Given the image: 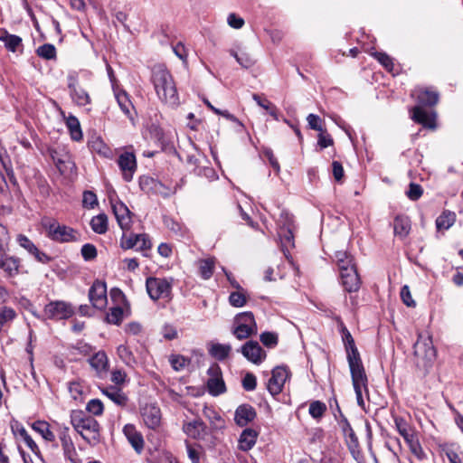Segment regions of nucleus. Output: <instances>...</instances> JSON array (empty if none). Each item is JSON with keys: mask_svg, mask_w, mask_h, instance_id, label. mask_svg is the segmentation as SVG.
Segmentation results:
<instances>
[{"mask_svg": "<svg viewBox=\"0 0 463 463\" xmlns=\"http://www.w3.org/2000/svg\"><path fill=\"white\" fill-rule=\"evenodd\" d=\"M61 115L65 118V123L70 131L71 137L74 141H80L83 137V135L79 119L73 115H69L68 117H65L63 111H61Z\"/></svg>", "mask_w": 463, "mask_h": 463, "instance_id": "obj_32", "label": "nucleus"}, {"mask_svg": "<svg viewBox=\"0 0 463 463\" xmlns=\"http://www.w3.org/2000/svg\"><path fill=\"white\" fill-rule=\"evenodd\" d=\"M139 242H142V245H139L137 248V250L141 251L144 256H147V251L152 248V242L149 236L146 233H131L127 235L126 232H123L120 238V247L123 250L134 249Z\"/></svg>", "mask_w": 463, "mask_h": 463, "instance_id": "obj_8", "label": "nucleus"}, {"mask_svg": "<svg viewBox=\"0 0 463 463\" xmlns=\"http://www.w3.org/2000/svg\"><path fill=\"white\" fill-rule=\"evenodd\" d=\"M241 352L244 357L253 364H260L266 357V354L257 341H248L241 347Z\"/></svg>", "mask_w": 463, "mask_h": 463, "instance_id": "obj_18", "label": "nucleus"}, {"mask_svg": "<svg viewBox=\"0 0 463 463\" xmlns=\"http://www.w3.org/2000/svg\"><path fill=\"white\" fill-rule=\"evenodd\" d=\"M341 283L345 290L352 293L360 288L361 281L356 270V267H349L340 273Z\"/></svg>", "mask_w": 463, "mask_h": 463, "instance_id": "obj_20", "label": "nucleus"}, {"mask_svg": "<svg viewBox=\"0 0 463 463\" xmlns=\"http://www.w3.org/2000/svg\"><path fill=\"white\" fill-rule=\"evenodd\" d=\"M123 320V309L120 307H115L109 309L106 316V321L109 324L119 325Z\"/></svg>", "mask_w": 463, "mask_h": 463, "instance_id": "obj_51", "label": "nucleus"}, {"mask_svg": "<svg viewBox=\"0 0 463 463\" xmlns=\"http://www.w3.org/2000/svg\"><path fill=\"white\" fill-rule=\"evenodd\" d=\"M257 386V379L254 374L248 373L242 379V387L244 390L250 392L254 391Z\"/></svg>", "mask_w": 463, "mask_h": 463, "instance_id": "obj_61", "label": "nucleus"}, {"mask_svg": "<svg viewBox=\"0 0 463 463\" xmlns=\"http://www.w3.org/2000/svg\"><path fill=\"white\" fill-rule=\"evenodd\" d=\"M414 363L423 374L429 373L436 358V350L430 336L419 335L414 344Z\"/></svg>", "mask_w": 463, "mask_h": 463, "instance_id": "obj_3", "label": "nucleus"}, {"mask_svg": "<svg viewBox=\"0 0 463 463\" xmlns=\"http://www.w3.org/2000/svg\"><path fill=\"white\" fill-rule=\"evenodd\" d=\"M89 299L93 307L104 309L108 304L107 285L104 281L97 279L89 290Z\"/></svg>", "mask_w": 463, "mask_h": 463, "instance_id": "obj_13", "label": "nucleus"}, {"mask_svg": "<svg viewBox=\"0 0 463 463\" xmlns=\"http://www.w3.org/2000/svg\"><path fill=\"white\" fill-rule=\"evenodd\" d=\"M417 100L422 106H433L439 100V94L429 90H419L417 91Z\"/></svg>", "mask_w": 463, "mask_h": 463, "instance_id": "obj_37", "label": "nucleus"}, {"mask_svg": "<svg viewBox=\"0 0 463 463\" xmlns=\"http://www.w3.org/2000/svg\"><path fill=\"white\" fill-rule=\"evenodd\" d=\"M279 237L283 251H285V250H288L289 247L294 246V236L289 227L287 229L281 228Z\"/></svg>", "mask_w": 463, "mask_h": 463, "instance_id": "obj_49", "label": "nucleus"}, {"mask_svg": "<svg viewBox=\"0 0 463 463\" xmlns=\"http://www.w3.org/2000/svg\"><path fill=\"white\" fill-rule=\"evenodd\" d=\"M141 416L145 424L150 429H156L161 422L160 409L154 404H146L141 409Z\"/></svg>", "mask_w": 463, "mask_h": 463, "instance_id": "obj_22", "label": "nucleus"}, {"mask_svg": "<svg viewBox=\"0 0 463 463\" xmlns=\"http://www.w3.org/2000/svg\"><path fill=\"white\" fill-rule=\"evenodd\" d=\"M81 256L86 261L94 260L97 257V249L93 244L86 243L81 247Z\"/></svg>", "mask_w": 463, "mask_h": 463, "instance_id": "obj_58", "label": "nucleus"}, {"mask_svg": "<svg viewBox=\"0 0 463 463\" xmlns=\"http://www.w3.org/2000/svg\"><path fill=\"white\" fill-rule=\"evenodd\" d=\"M342 333L350 370L359 369L360 367L364 368L360 354L355 346L354 340L351 333L346 327H343Z\"/></svg>", "mask_w": 463, "mask_h": 463, "instance_id": "obj_11", "label": "nucleus"}, {"mask_svg": "<svg viewBox=\"0 0 463 463\" xmlns=\"http://www.w3.org/2000/svg\"><path fill=\"white\" fill-rule=\"evenodd\" d=\"M423 194L422 187L415 183H411L409 189L406 191V195L411 201L419 200Z\"/></svg>", "mask_w": 463, "mask_h": 463, "instance_id": "obj_56", "label": "nucleus"}, {"mask_svg": "<svg viewBox=\"0 0 463 463\" xmlns=\"http://www.w3.org/2000/svg\"><path fill=\"white\" fill-rule=\"evenodd\" d=\"M232 351L230 345H223L219 343H212L209 345L208 352L211 356L218 361L225 360Z\"/></svg>", "mask_w": 463, "mask_h": 463, "instance_id": "obj_34", "label": "nucleus"}, {"mask_svg": "<svg viewBox=\"0 0 463 463\" xmlns=\"http://www.w3.org/2000/svg\"><path fill=\"white\" fill-rule=\"evenodd\" d=\"M59 438L64 451V455L70 459L73 460L72 457L76 454L74 444L69 434V428L66 426L61 427L59 430Z\"/></svg>", "mask_w": 463, "mask_h": 463, "instance_id": "obj_28", "label": "nucleus"}, {"mask_svg": "<svg viewBox=\"0 0 463 463\" xmlns=\"http://www.w3.org/2000/svg\"><path fill=\"white\" fill-rule=\"evenodd\" d=\"M102 392L117 405L125 406L127 404V396L116 387H107L102 390Z\"/></svg>", "mask_w": 463, "mask_h": 463, "instance_id": "obj_38", "label": "nucleus"}, {"mask_svg": "<svg viewBox=\"0 0 463 463\" xmlns=\"http://www.w3.org/2000/svg\"><path fill=\"white\" fill-rule=\"evenodd\" d=\"M397 431L403 438L411 452L418 458L424 457V451L420 443L419 433L416 429L407 422L402 417H394Z\"/></svg>", "mask_w": 463, "mask_h": 463, "instance_id": "obj_5", "label": "nucleus"}, {"mask_svg": "<svg viewBox=\"0 0 463 463\" xmlns=\"http://www.w3.org/2000/svg\"><path fill=\"white\" fill-rule=\"evenodd\" d=\"M256 415V411L251 405L242 404L236 409L234 420L238 426L244 427L251 422Z\"/></svg>", "mask_w": 463, "mask_h": 463, "instance_id": "obj_23", "label": "nucleus"}, {"mask_svg": "<svg viewBox=\"0 0 463 463\" xmlns=\"http://www.w3.org/2000/svg\"><path fill=\"white\" fill-rule=\"evenodd\" d=\"M16 241L19 246L24 248L29 254L33 255L37 261L47 264L52 260V258L45 252L41 251L27 236L19 234Z\"/></svg>", "mask_w": 463, "mask_h": 463, "instance_id": "obj_16", "label": "nucleus"}, {"mask_svg": "<svg viewBox=\"0 0 463 463\" xmlns=\"http://www.w3.org/2000/svg\"><path fill=\"white\" fill-rule=\"evenodd\" d=\"M67 85L70 96L77 106L84 107L90 104V96L88 91L80 85L75 73H70L67 76Z\"/></svg>", "mask_w": 463, "mask_h": 463, "instance_id": "obj_10", "label": "nucleus"}, {"mask_svg": "<svg viewBox=\"0 0 463 463\" xmlns=\"http://www.w3.org/2000/svg\"><path fill=\"white\" fill-rule=\"evenodd\" d=\"M214 259L209 258L199 260V273L202 279H209L214 271Z\"/></svg>", "mask_w": 463, "mask_h": 463, "instance_id": "obj_42", "label": "nucleus"}, {"mask_svg": "<svg viewBox=\"0 0 463 463\" xmlns=\"http://www.w3.org/2000/svg\"><path fill=\"white\" fill-rule=\"evenodd\" d=\"M115 98L122 112L130 119L134 120V106L129 95L123 90L114 89Z\"/></svg>", "mask_w": 463, "mask_h": 463, "instance_id": "obj_25", "label": "nucleus"}, {"mask_svg": "<svg viewBox=\"0 0 463 463\" xmlns=\"http://www.w3.org/2000/svg\"><path fill=\"white\" fill-rule=\"evenodd\" d=\"M32 429L39 433L46 441L55 442V435L50 430V425L44 420H36L32 424Z\"/></svg>", "mask_w": 463, "mask_h": 463, "instance_id": "obj_35", "label": "nucleus"}, {"mask_svg": "<svg viewBox=\"0 0 463 463\" xmlns=\"http://www.w3.org/2000/svg\"><path fill=\"white\" fill-rule=\"evenodd\" d=\"M71 354H81V355H90L92 352V346L84 341H78L75 345H72L70 347Z\"/></svg>", "mask_w": 463, "mask_h": 463, "instance_id": "obj_52", "label": "nucleus"}, {"mask_svg": "<svg viewBox=\"0 0 463 463\" xmlns=\"http://www.w3.org/2000/svg\"><path fill=\"white\" fill-rule=\"evenodd\" d=\"M42 224L47 237L53 241L66 243L80 241V234L77 230L64 224H60L55 220H43Z\"/></svg>", "mask_w": 463, "mask_h": 463, "instance_id": "obj_4", "label": "nucleus"}, {"mask_svg": "<svg viewBox=\"0 0 463 463\" xmlns=\"http://www.w3.org/2000/svg\"><path fill=\"white\" fill-rule=\"evenodd\" d=\"M151 81L159 99L170 107L179 104V96L174 79L164 65H156L152 70Z\"/></svg>", "mask_w": 463, "mask_h": 463, "instance_id": "obj_1", "label": "nucleus"}, {"mask_svg": "<svg viewBox=\"0 0 463 463\" xmlns=\"http://www.w3.org/2000/svg\"><path fill=\"white\" fill-rule=\"evenodd\" d=\"M411 118L425 128H433L435 127V116L430 115L420 107L413 108Z\"/></svg>", "mask_w": 463, "mask_h": 463, "instance_id": "obj_31", "label": "nucleus"}, {"mask_svg": "<svg viewBox=\"0 0 463 463\" xmlns=\"http://www.w3.org/2000/svg\"><path fill=\"white\" fill-rule=\"evenodd\" d=\"M411 224L408 216L400 214L393 220V232L401 240L405 239L411 232Z\"/></svg>", "mask_w": 463, "mask_h": 463, "instance_id": "obj_26", "label": "nucleus"}, {"mask_svg": "<svg viewBox=\"0 0 463 463\" xmlns=\"http://www.w3.org/2000/svg\"><path fill=\"white\" fill-rule=\"evenodd\" d=\"M10 240L7 228L0 223V252L5 250Z\"/></svg>", "mask_w": 463, "mask_h": 463, "instance_id": "obj_63", "label": "nucleus"}, {"mask_svg": "<svg viewBox=\"0 0 463 463\" xmlns=\"http://www.w3.org/2000/svg\"><path fill=\"white\" fill-rule=\"evenodd\" d=\"M190 362L189 358L181 354H172L169 357V363L172 368L176 372L183 371L187 365H189Z\"/></svg>", "mask_w": 463, "mask_h": 463, "instance_id": "obj_46", "label": "nucleus"}, {"mask_svg": "<svg viewBox=\"0 0 463 463\" xmlns=\"http://www.w3.org/2000/svg\"><path fill=\"white\" fill-rule=\"evenodd\" d=\"M118 354L127 364H131L135 362L134 355L127 345H119L118 347Z\"/></svg>", "mask_w": 463, "mask_h": 463, "instance_id": "obj_57", "label": "nucleus"}, {"mask_svg": "<svg viewBox=\"0 0 463 463\" xmlns=\"http://www.w3.org/2000/svg\"><path fill=\"white\" fill-rule=\"evenodd\" d=\"M230 54L235 58L237 62L244 69H249L255 64V60L247 52H237L234 50L229 51Z\"/></svg>", "mask_w": 463, "mask_h": 463, "instance_id": "obj_44", "label": "nucleus"}, {"mask_svg": "<svg viewBox=\"0 0 463 463\" xmlns=\"http://www.w3.org/2000/svg\"><path fill=\"white\" fill-rule=\"evenodd\" d=\"M0 41L4 43L5 47L14 52L18 47L22 46V38L15 34H11L5 28H0Z\"/></svg>", "mask_w": 463, "mask_h": 463, "instance_id": "obj_30", "label": "nucleus"}, {"mask_svg": "<svg viewBox=\"0 0 463 463\" xmlns=\"http://www.w3.org/2000/svg\"><path fill=\"white\" fill-rule=\"evenodd\" d=\"M184 431L191 438L197 439L202 436L205 430L204 422L200 419L185 422L183 426Z\"/></svg>", "mask_w": 463, "mask_h": 463, "instance_id": "obj_33", "label": "nucleus"}, {"mask_svg": "<svg viewBox=\"0 0 463 463\" xmlns=\"http://www.w3.org/2000/svg\"><path fill=\"white\" fill-rule=\"evenodd\" d=\"M172 279L149 277L146 280L147 294L153 300L170 299Z\"/></svg>", "mask_w": 463, "mask_h": 463, "instance_id": "obj_7", "label": "nucleus"}, {"mask_svg": "<svg viewBox=\"0 0 463 463\" xmlns=\"http://www.w3.org/2000/svg\"><path fill=\"white\" fill-rule=\"evenodd\" d=\"M164 225L177 237H184L187 234V228L172 217H163Z\"/></svg>", "mask_w": 463, "mask_h": 463, "instance_id": "obj_36", "label": "nucleus"}, {"mask_svg": "<svg viewBox=\"0 0 463 463\" xmlns=\"http://www.w3.org/2000/svg\"><path fill=\"white\" fill-rule=\"evenodd\" d=\"M241 290L242 289H239L231 293L229 297V302L232 307H241L246 304V297Z\"/></svg>", "mask_w": 463, "mask_h": 463, "instance_id": "obj_54", "label": "nucleus"}, {"mask_svg": "<svg viewBox=\"0 0 463 463\" xmlns=\"http://www.w3.org/2000/svg\"><path fill=\"white\" fill-rule=\"evenodd\" d=\"M36 53L41 58H43L45 60H52L55 59L56 57V49L53 44L44 43L38 47V49L36 50Z\"/></svg>", "mask_w": 463, "mask_h": 463, "instance_id": "obj_50", "label": "nucleus"}, {"mask_svg": "<svg viewBox=\"0 0 463 463\" xmlns=\"http://www.w3.org/2000/svg\"><path fill=\"white\" fill-rule=\"evenodd\" d=\"M208 373L211 375L207 381L208 392L213 396H218L225 392L226 387L221 376L219 366L211 367Z\"/></svg>", "mask_w": 463, "mask_h": 463, "instance_id": "obj_19", "label": "nucleus"}, {"mask_svg": "<svg viewBox=\"0 0 463 463\" xmlns=\"http://www.w3.org/2000/svg\"><path fill=\"white\" fill-rule=\"evenodd\" d=\"M261 343L267 347H274L278 344V336L271 332H264L260 335Z\"/></svg>", "mask_w": 463, "mask_h": 463, "instance_id": "obj_60", "label": "nucleus"}, {"mask_svg": "<svg viewBox=\"0 0 463 463\" xmlns=\"http://www.w3.org/2000/svg\"><path fill=\"white\" fill-rule=\"evenodd\" d=\"M89 364L99 375L106 373L109 368V361L105 352L99 351L89 359Z\"/></svg>", "mask_w": 463, "mask_h": 463, "instance_id": "obj_29", "label": "nucleus"}, {"mask_svg": "<svg viewBox=\"0 0 463 463\" xmlns=\"http://www.w3.org/2000/svg\"><path fill=\"white\" fill-rule=\"evenodd\" d=\"M326 411V405L320 401H314L309 405L308 412L316 420L322 418Z\"/></svg>", "mask_w": 463, "mask_h": 463, "instance_id": "obj_48", "label": "nucleus"}, {"mask_svg": "<svg viewBox=\"0 0 463 463\" xmlns=\"http://www.w3.org/2000/svg\"><path fill=\"white\" fill-rule=\"evenodd\" d=\"M86 410L93 415L99 416L103 413V403L99 399H92L87 403Z\"/></svg>", "mask_w": 463, "mask_h": 463, "instance_id": "obj_55", "label": "nucleus"}, {"mask_svg": "<svg viewBox=\"0 0 463 463\" xmlns=\"http://www.w3.org/2000/svg\"><path fill=\"white\" fill-rule=\"evenodd\" d=\"M69 392L74 400H78L79 398H81V395L83 393V388L80 385V383L72 382L69 383Z\"/></svg>", "mask_w": 463, "mask_h": 463, "instance_id": "obj_64", "label": "nucleus"}, {"mask_svg": "<svg viewBox=\"0 0 463 463\" xmlns=\"http://www.w3.org/2000/svg\"><path fill=\"white\" fill-rule=\"evenodd\" d=\"M44 315L49 319H68L74 315V307L71 303L62 300H55L48 303L43 309Z\"/></svg>", "mask_w": 463, "mask_h": 463, "instance_id": "obj_9", "label": "nucleus"}, {"mask_svg": "<svg viewBox=\"0 0 463 463\" xmlns=\"http://www.w3.org/2000/svg\"><path fill=\"white\" fill-rule=\"evenodd\" d=\"M20 267V258L7 255L6 250L0 252V269L5 272L8 277L18 275Z\"/></svg>", "mask_w": 463, "mask_h": 463, "instance_id": "obj_21", "label": "nucleus"}, {"mask_svg": "<svg viewBox=\"0 0 463 463\" xmlns=\"http://www.w3.org/2000/svg\"><path fill=\"white\" fill-rule=\"evenodd\" d=\"M159 182V180L150 176H142L139 179V186L140 189L146 194H154L155 191H156Z\"/></svg>", "mask_w": 463, "mask_h": 463, "instance_id": "obj_45", "label": "nucleus"}, {"mask_svg": "<svg viewBox=\"0 0 463 463\" xmlns=\"http://www.w3.org/2000/svg\"><path fill=\"white\" fill-rule=\"evenodd\" d=\"M456 221V214L450 211H444L436 219V227L438 230H448L449 229Z\"/></svg>", "mask_w": 463, "mask_h": 463, "instance_id": "obj_40", "label": "nucleus"}, {"mask_svg": "<svg viewBox=\"0 0 463 463\" xmlns=\"http://www.w3.org/2000/svg\"><path fill=\"white\" fill-rule=\"evenodd\" d=\"M346 445L349 451L356 458V454L359 453V441L353 429H348V434L345 436Z\"/></svg>", "mask_w": 463, "mask_h": 463, "instance_id": "obj_47", "label": "nucleus"}, {"mask_svg": "<svg viewBox=\"0 0 463 463\" xmlns=\"http://www.w3.org/2000/svg\"><path fill=\"white\" fill-rule=\"evenodd\" d=\"M123 433L134 449L140 453L144 449V439L142 435L136 430L132 424H126L123 428Z\"/></svg>", "mask_w": 463, "mask_h": 463, "instance_id": "obj_24", "label": "nucleus"}, {"mask_svg": "<svg viewBox=\"0 0 463 463\" xmlns=\"http://www.w3.org/2000/svg\"><path fill=\"white\" fill-rule=\"evenodd\" d=\"M401 298L407 307H415L416 303L413 300L409 286L404 285L401 288Z\"/></svg>", "mask_w": 463, "mask_h": 463, "instance_id": "obj_62", "label": "nucleus"}, {"mask_svg": "<svg viewBox=\"0 0 463 463\" xmlns=\"http://www.w3.org/2000/svg\"><path fill=\"white\" fill-rule=\"evenodd\" d=\"M252 99L256 101V103L262 109L269 111V115L276 120H279V113L278 109L275 105H273L269 100L265 98H262L259 94H253Z\"/></svg>", "mask_w": 463, "mask_h": 463, "instance_id": "obj_43", "label": "nucleus"}, {"mask_svg": "<svg viewBox=\"0 0 463 463\" xmlns=\"http://www.w3.org/2000/svg\"><path fill=\"white\" fill-rule=\"evenodd\" d=\"M90 227L95 233L104 234L108 231L109 221L105 213H99L90 220Z\"/></svg>", "mask_w": 463, "mask_h": 463, "instance_id": "obj_39", "label": "nucleus"}, {"mask_svg": "<svg viewBox=\"0 0 463 463\" xmlns=\"http://www.w3.org/2000/svg\"><path fill=\"white\" fill-rule=\"evenodd\" d=\"M71 423L74 430L90 445L95 446L99 442L100 426L99 422L87 412L81 410H73L71 412Z\"/></svg>", "mask_w": 463, "mask_h": 463, "instance_id": "obj_2", "label": "nucleus"}, {"mask_svg": "<svg viewBox=\"0 0 463 463\" xmlns=\"http://www.w3.org/2000/svg\"><path fill=\"white\" fill-rule=\"evenodd\" d=\"M82 204L86 208L93 209L98 204L97 195L91 191H85Z\"/></svg>", "mask_w": 463, "mask_h": 463, "instance_id": "obj_59", "label": "nucleus"}, {"mask_svg": "<svg viewBox=\"0 0 463 463\" xmlns=\"http://www.w3.org/2000/svg\"><path fill=\"white\" fill-rule=\"evenodd\" d=\"M373 56L388 71H392L394 64L392 59L385 52H375Z\"/></svg>", "mask_w": 463, "mask_h": 463, "instance_id": "obj_53", "label": "nucleus"}, {"mask_svg": "<svg viewBox=\"0 0 463 463\" xmlns=\"http://www.w3.org/2000/svg\"><path fill=\"white\" fill-rule=\"evenodd\" d=\"M257 332V324L251 312L240 313L235 317L232 334L237 339H247Z\"/></svg>", "mask_w": 463, "mask_h": 463, "instance_id": "obj_6", "label": "nucleus"}, {"mask_svg": "<svg viewBox=\"0 0 463 463\" xmlns=\"http://www.w3.org/2000/svg\"><path fill=\"white\" fill-rule=\"evenodd\" d=\"M118 165L122 171L123 179L126 182H130L133 179V175L137 170V161L135 155L129 152L121 154L118 159Z\"/></svg>", "mask_w": 463, "mask_h": 463, "instance_id": "obj_17", "label": "nucleus"}, {"mask_svg": "<svg viewBox=\"0 0 463 463\" xmlns=\"http://www.w3.org/2000/svg\"><path fill=\"white\" fill-rule=\"evenodd\" d=\"M112 212L117 222L123 232H128L132 224V213L125 203L121 201H111Z\"/></svg>", "mask_w": 463, "mask_h": 463, "instance_id": "obj_15", "label": "nucleus"}, {"mask_svg": "<svg viewBox=\"0 0 463 463\" xmlns=\"http://www.w3.org/2000/svg\"><path fill=\"white\" fill-rule=\"evenodd\" d=\"M350 373H351L353 386H354L355 396H356L357 404L361 408L364 409V401L363 398V391H365L366 392H368V390H367L368 379H367V375L365 373L364 367V368L360 367L359 369L350 370Z\"/></svg>", "mask_w": 463, "mask_h": 463, "instance_id": "obj_14", "label": "nucleus"}, {"mask_svg": "<svg viewBox=\"0 0 463 463\" xmlns=\"http://www.w3.org/2000/svg\"><path fill=\"white\" fill-rule=\"evenodd\" d=\"M335 258L340 273L349 267H355L353 257L346 251H336Z\"/></svg>", "mask_w": 463, "mask_h": 463, "instance_id": "obj_41", "label": "nucleus"}, {"mask_svg": "<svg viewBox=\"0 0 463 463\" xmlns=\"http://www.w3.org/2000/svg\"><path fill=\"white\" fill-rule=\"evenodd\" d=\"M258 435L259 433L253 429L247 428L243 430L238 440L239 449L241 451L251 449L256 444Z\"/></svg>", "mask_w": 463, "mask_h": 463, "instance_id": "obj_27", "label": "nucleus"}, {"mask_svg": "<svg viewBox=\"0 0 463 463\" xmlns=\"http://www.w3.org/2000/svg\"><path fill=\"white\" fill-rule=\"evenodd\" d=\"M289 377V371L286 366H276L271 373L267 388L272 395H278L282 392L286 381Z\"/></svg>", "mask_w": 463, "mask_h": 463, "instance_id": "obj_12", "label": "nucleus"}]
</instances>
